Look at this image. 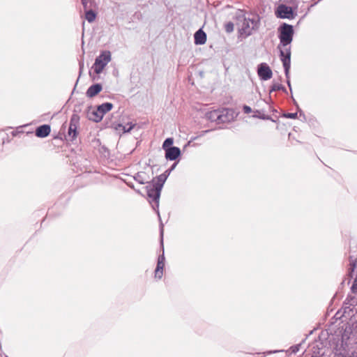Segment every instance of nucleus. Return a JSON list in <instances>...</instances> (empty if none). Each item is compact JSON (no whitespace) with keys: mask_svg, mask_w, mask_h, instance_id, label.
Here are the masks:
<instances>
[{"mask_svg":"<svg viewBox=\"0 0 357 357\" xmlns=\"http://www.w3.org/2000/svg\"><path fill=\"white\" fill-rule=\"evenodd\" d=\"M282 89H283V86H282V84H280L279 83H274L271 87V92L279 91Z\"/></svg>","mask_w":357,"mask_h":357,"instance_id":"21","label":"nucleus"},{"mask_svg":"<svg viewBox=\"0 0 357 357\" xmlns=\"http://www.w3.org/2000/svg\"><path fill=\"white\" fill-rule=\"evenodd\" d=\"M96 15L91 8L85 10V18L89 22H93L96 19Z\"/></svg>","mask_w":357,"mask_h":357,"instance_id":"16","label":"nucleus"},{"mask_svg":"<svg viewBox=\"0 0 357 357\" xmlns=\"http://www.w3.org/2000/svg\"><path fill=\"white\" fill-rule=\"evenodd\" d=\"M157 178H158V181L156 182H153V183H155L158 187H159V185H161V189H162L165 181L167 178V175H166V174H162L160 176H158Z\"/></svg>","mask_w":357,"mask_h":357,"instance_id":"17","label":"nucleus"},{"mask_svg":"<svg viewBox=\"0 0 357 357\" xmlns=\"http://www.w3.org/2000/svg\"><path fill=\"white\" fill-rule=\"evenodd\" d=\"M170 172H171V169H167L165 172L164 174H166V175H167V176H168L169 175Z\"/></svg>","mask_w":357,"mask_h":357,"instance_id":"33","label":"nucleus"},{"mask_svg":"<svg viewBox=\"0 0 357 357\" xmlns=\"http://www.w3.org/2000/svg\"><path fill=\"white\" fill-rule=\"evenodd\" d=\"M102 87L100 84H95L89 86L86 91V96L89 98L96 96L99 92L101 91Z\"/></svg>","mask_w":357,"mask_h":357,"instance_id":"11","label":"nucleus"},{"mask_svg":"<svg viewBox=\"0 0 357 357\" xmlns=\"http://www.w3.org/2000/svg\"><path fill=\"white\" fill-rule=\"evenodd\" d=\"M275 15L281 19H294L292 8L284 4H280L275 10Z\"/></svg>","mask_w":357,"mask_h":357,"instance_id":"5","label":"nucleus"},{"mask_svg":"<svg viewBox=\"0 0 357 357\" xmlns=\"http://www.w3.org/2000/svg\"><path fill=\"white\" fill-rule=\"evenodd\" d=\"M238 22L240 34L245 37L250 36L252 31L255 29L257 24V21L255 19L246 18L245 15L241 12L237 15Z\"/></svg>","mask_w":357,"mask_h":357,"instance_id":"2","label":"nucleus"},{"mask_svg":"<svg viewBox=\"0 0 357 357\" xmlns=\"http://www.w3.org/2000/svg\"><path fill=\"white\" fill-rule=\"evenodd\" d=\"M81 1H82V3L83 5L84 10L91 8V0H81Z\"/></svg>","mask_w":357,"mask_h":357,"instance_id":"23","label":"nucleus"},{"mask_svg":"<svg viewBox=\"0 0 357 357\" xmlns=\"http://www.w3.org/2000/svg\"><path fill=\"white\" fill-rule=\"evenodd\" d=\"M111 61V53L109 51H103L96 59L93 68L96 74H100L104 68Z\"/></svg>","mask_w":357,"mask_h":357,"instance_id":"3","label":"nucleus"},{"mask_svg":"<svg viewBox=\"0 0 357 357\" xmlns=\"http://www.w3.org/2000/svg\"><path fill=\"white\" fill-rule=\"evenodd\" d=\"M220 109L210 111L206 114V117L211 121H215L219 124Z\"/></svg>","mask_w":357,"mask_h":357,"instance_id":"13","label":"nucleus"},{"mask_svg":"<svg viewBox=\"0 0 357 357\" xmlns=\"http://www.w3.org/2000/svg\"><path fill=\"white\" fill-rule=\"evenodd\" d=\"M312 357H319V356H312Z\"/></svg>","mask_w":357,"mask_h":357,"instance_id":"37","label":"nucleus"},{"mask_svg":"<svg viewBox=\"0 0 357 357\" xmlns=\"http://www.w3.org/2000/svg\"><path fill=\"white\" fill-rule=\"evenodd\" d=\"M180 154V149L176 146H172L165 151V158L169 160H176Z\"/></svg>","mask_w":357,"mask_h":357,"instance_id":"9","label":"nucleus"},{"mask_svg":"<svg viewBox=\"0 0 357 357\" xmlns=\"http://www.w3.org/2000/svg\"><path fill=\"white\" fill-rule=\"evenodd\" d=\"M146 190L149 198L155 204L157 207H158L160 192L162 190L161 185L158 187L153 183H149L146 185Z\"/></svg>","mask_w":357,"mask_h":357,"instance_id":"4","label":"nucleus"},{"mask_svg":"<svg viewBox=\"0 0 357 357\" xmlns=\"http://www.w3.org/2000/svg\"><path fill=\"white\" fill-rule=\"evenodd\" d=\"M91 114L93 116V117L91 116L90 119L95 121V119L99 116L98 113V109L96 111H93Z\"/></svg>","mask_w":357,"mask_h":357,"instance_id":"30","label":"nucleus"},{"mask_svg":"<svg viewBox=\"0 0 357 357\" xmlns=\"http://www.w3.org/2000/svg\"><path fill=\"white\" fill-rule=\"evenodd\" d=\"M287 84H288L289 87L291 89V84H290V82L289 80L287 81Z\"/></svg>","mask_w":357,"mask_h":357,"instance_id":"35","label":"nucleus"},{"mask_svg":"<svg viewBox=\"0 0 357 357\" xmlns=\"http://www.w3.org/2000/svg\"><path fill=\"white\" fill-rule=\"evenodd\" d=\"M335 357H357V350L354 349L351 352V354L340 351L335 354Z\"/></svg>","mask_w":357,"mask_h":357,"instance_id":"19","label":"nucleus"},{"mask_svg":"<svg viewBox=\"0 0 357 357\" xmlns=\"http://www.w3.org/2000/svg\"><path fill=\"white\" fill-rule=\"evenodd\" d=\"M175 166H176V163H175V164H174V165L172 166V167L169 169H171V172L174 169Z\"/></svg>","mask_w":357,"mask_h":357,"instance_id":"34","label":"nucleus"},{"mask_svg":"<svg viewBox=\"0 0 357 357\" xmlns=\"http://www.w3.org/2000/svg\"><path fill=\"white\" fill-rule=\"evenodd\" d=\"M278 32L280 56L284 68L285 75L288 79L291 66V47L288 45L292 42L294 29L291 25L283 23L278 28Z\"/></svg>","mask_w":357,"mask_h":357,"instance_id":"1","label":"nucleus"},{"mask_svg":"<svg viewBox=\"0 0 357 357\" xmlns=\"http://www.w3.org/2000/svg\"><path fill=\"white\" fill-rule=\"evenodd\" d=\"M174 140L172 138H167L162 144V148L165 151H166L168 148L172 147L171 146L173 144Z\"/></svg>","mask_w":357,"mask_h":357,"instance_id":"20","label":"nucleus"},{"mask_svg":"<svg viewBox=\"0 0 357 357\" xmlns=\"http://www.w3.org/2000/svg\"><path fill=\"white\" fill-rule=\"evenodd\" d=\"M70 124L72 126H79V116L77 114H73L71 116Z\"/></svg>","mask_w":357,"mask_h":357,"instance_id":"18","label":"nucleus"},{"mask_svg":"<svg viewBox=\"0 0 357 357\" xmlns=\"http://www.w3.org/2000/svg\"><path fill=\"white\" fill-rule=\"evenodd\" d=\"M297 351H298V346L292 347V351L293 352H296Z\"/></svg>","mask_w":357,"mask_h":357,"instance_id":"32","label":"nucleus"},{"mask_svg":"<svg viewBox=\"0 0 357 357\" xmlns=\"http://www.w3.org/2000/svg\"><path fill=\"white\" fill-rule=\"evenodd\" d=\"M165 266V262H158L157 266L155 271V277L156 278L160 279L162 277L163 274V268Z\"/></svg>","mask_w":357,"mask_h":357,"instance_id":"14","label":"nucleus"},{"mask_svg":"<svg viewBox=\"0 0 357 357\" xmlns=\"http://www.w3.org/2000/svg\"><path fill=\"white\" fill-rule=\"evenodd\" d=\"M113 107V105L110 102L103 103L98 107V113L99 116L95 119L96 122H99L102 120L104 114L110 111Z\"/></svg>","mask_w":357,"mask_h":357,"instance_id":"8","label":"nucleus"},{"mask_svg":"<svg viewBox=\"0 0 357 357\" xmlns=\"http://www.w3.org/2000/svg\"><path fill=\"white\" fill-rule=\"evenodd\" d=\"M194 38L196 45H203L206 41V34L202 29H199L195 32Z\"/></svg>","mask_w":357,"mask_h":357,"instance_id":"12","label":"nucleus"},{"mask_svg":"<svg viewBox=\"0 0 357 357\" xmlns=\"http://www.w3.org/2000/svg\"><path fill=\"white\" fill-rule=\"evenodd\" d=\"M158 262H165V257L163 254L159 256Z\"/></svg>","mask_w":357,"mask_h":357,"instance_id":"31","label":"nucleus"},{"mask_svg":"<svg viewBox=\"0 0 357 357\" xmlns=\"http://www.w3.org/2000/svg\"><path fill=\"white\" fill-rule=\"evenodd\" d=\"M133 128L132 125H127L123 126V130L124 132H130Z\"/></svg>","mask_w":357,"mask_h":357,"instance_id":"26","label":"nucleus"},{"mask_svg":"<svg viewBox=\"0 0 357 357\" xmlns=\"http://www.w3.org/2000/svg\"><path fill=\"white\" fill-rule=\"evenodd\" d=\"M345 336H346V335L344 334L342 335V347H343V350H344V354H349V351H347V350L344 347V346L347 347H348L347 342H344ZM348 351H350V349H348Z\"/></svg>","mask_w":357,"mask_h":357,"instance_id":"22","label":"nucleus"},{"mask_svg":"<svg viewBox=\"0 0 357 357\" xmlns=\"http://www.w3.org/2000/svg\"><path fill=\"white\" fill-rule=\"evenodd\" d=\"M234 119V112L229 109H222L220 112L219 124L229 122Z\"/></svg>","mask_w":357,"mask_h":357,"instance_id":"7","label":"nucleus"},{"mask_svg":"<svg viewBox=\"0 0 357 357\" xmlns=\"http://www.w3.org/2000/svg\"><path fill=\"white\" fill-rule=\"evenodd\" d=\"M351 291L353 293H357V278H355L354 284L351 287Z\"/></svg>","mask_w":357,"mask_h":357,"instance_id":"25","label":"nucleus"},{"mask_svg":"<svg viewBox=\"0 0 357 357\" xmlns=\"http://www.w3.org/2000/svg\"><path fill=\"white\" fill-rule=\"evenodd\" d=\"M77 127L75 126H72L69 124L68 131V137L71 139L74 140L77 135Z\"/></svg>","mask_w":357,"mask_h":357,"instance_id":"15","label":"nucleus"},{"mask_svg":"<svg viewBox=\"0 0 357 357\" xmlns=\"http://www.w3.org/2000/svg\"><path fill=\"white\" fill-rule=\"evenodd\" d=\"M258 75L263 80H268L271 78L273 73L266 63H261L258 67Z\"/></svg>","mask_w":357,"mask_h":357,"instance_id":"6","label":"nucleus"},{"mask_svg":"<svg viewBox=\"0 0 357 357\" xmlns=\"http://www.w3.org/2000/svg\"><path fill=\"white\" fill-rule=\"evenodd\" d=\"M225 31L227 33H231L234 31V24L232 22H228L225 25Z\"/></svg>","mask_w":357,"mask_h":357,"instance_id":"24","label":"nucleus"},{"mask_svg":"<svg viewBox=\"0 0 357 357\" xmlns=\"http://www.w3.org/2000/svg\"><path fill=\"white\" fill-rule=\"evenodd\" d=\"M83 64L80 65V70L82 68Z\"/></svg>","mask_w":357,"mask_h":357,"instance_id":"36","label":"nucleus"},{"mask_svg":"<svg viewBox=\"0 0 357 357\" xmlns=\"http://www.w3.org/2000/svg\"><path fill=\"white\" fill-rule=\"evenodd\" d=\"M243 109L245 114H249L252 112L251 107L248 105H244Z\"/></svg>","mask_w":357,"mask_h":357,"instance_id":"29","label":"nucleus"},{"mask_svg":"<svg viewBox=\"0 0 357 357\" xmlns=\"http://www.w3.org/2000/svg\"><path fill=\"white\" fill-rule=\"evenodd\" d=\"M135 179L139 183H144V179L142 178V176L139 174H137V176L135 177Z\"/></svg>","mask_w":357,"mask_h":357,"instance_id":"27","label":"nucleus"},{"mask_svg":"<svg viewBox=\"0 0 357 357\" xmlns=\"http://www.w3.org/2000/svg\"><path fill=\"white\" fill-rule=\"evenodd\" d=\"M51 128L49 125H43L38 127L36 130V135L38 137H46L50 133Z\"/></svg>","mask_w":357,"mask_h":357,"instance_id":"10","label":"nucleus"},{"mask_svg":"<svg viewBox=\"0 0 357 357\" xmlns=\"http://www.w3.org/2000/svg\"><path fill=\"white\" fill-rule=\"evenodd\" d=\"M285 117L289 119H296L297 117V113H288L284 115Z\"/></svg>","mask_w":357,"mask_h":357,"instance_id":"28","label":"nucleus"}]
</instances>
